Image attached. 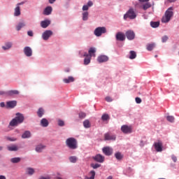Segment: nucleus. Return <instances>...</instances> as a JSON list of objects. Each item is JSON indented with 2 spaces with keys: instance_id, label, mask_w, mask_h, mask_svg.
I'll use <instances>...</instances> for the list:
<instances>
[{
  "instance_id": "0eeeda50",
  "label": "nucleus",
  "mask_w": 179,
  "mask_h": 179,
  "mask_svg": "<svg viewBox=\"0 0 179 179\" xmlns=\"http://www.w3.org/2000/svg\"><path fill=\"white\" fill-rule=\"evenodd\" d=\"M121 131L123 134H131L132 132V127L128 125H123L121 127Z\"/></svg>"
},
{
  "instance_id": "09e8293b",
  "label": "nucleus",
  "mask_w": 179,
  "mask_h": 179,
  "mask_svg": "<svg viewBox=\"0 0 179 179\" xmlns=\"http://www.w3.org/2000/svg\"><path fill=\"white\" fill-rule=\"evenodd\" d=\"M169 40V36H164L162 38V43H166Z\"/></svg>"
},
{
  "instance_id": "412c9836",
  "label": "nucleus",
  "mask_w": 179,
  "mask_h": 179,
  "mask_svg": "<svg viewBox=\"0 0 179 179\" xmlns=\"http://www.w3.org/2000/svg\"><path fill=\"white\" fill-rule=\"evenodd\" d=\"M14 94H19V91L17 90H10L6 92V97H12Z\"/></svg>"
},
{
  "instance_id": "f03ea898",
  "label": "nucleus",
  "mask_w": 179,
  "mask_h": 179,
  "mask_svg": "<svg viewBox=\"0 0 179 179\" xmlns=\"http://www.w3.org/2000/svg\"><path fill=\"white\" fill-rule=\"evenodd\" d=\"M174 16V13L173 12V7H170L165 12L164 15L162 17V23H169L171 20V17Z\"/></svg>"
},
{
  "instance_id": "a211bd4d",
  "label": "nucleus",
  "mask_w": 179,
  "mask_h": 179,
  "mask_svg": "<svg viewBox=\"0 0 179 179\" xmlns=\"http://www.w3.org/2000/svg\"><path fill=\"white\" fill-rule=\"evenodd\" d=\"M49 24H51V21L48 20H43L41 22V26L43 29H47Z\"/></svg>"
},
{
  "instance_id": "5fc2aeb1",
  "label": "nucleus",
  "mask_w": 179,
  "mask_h": 179,
  "mask_svg": "<svg viewBox=\"0 0 179 179\" xmlns=\"http://www.w3.org/2000/svg\"><path fill=\"white\" fill-rule=\"evenodd\" d=\"M0 96H5V97H6V92L0 91Z\"/></svg>"
},
{
  "instance_id": "3c124183",
  "label": "nucleus",
  "mask_w": 179,
  "mask_h": 179,
  "mask_svg": "<svg viewBox=\"0 0 179 179\" xmlns=\"http://www.w3.org/2000/svg\"><path fill=\"white\" fill-rule=\"evenodd\" d=\"M83 10H89V6L87 5H84L83 6Z\"/></svg>"
},
{
  "instance_id": "7ed1b4c3",
  "label": "nucleus",
  "mask_w": 179,
  "mask_h": 179,
  "mask_svg": "<svg viewBox=\"0 0 179 179\" xmlns=\"http://www.w3.org/2000/svg\"><path fill=\"white\" fill-rule=\"evenodd\" d=\"M136 16H138V15L136 14V12H135V10L133 8H130L124 15L123 17L124 20H127V19H130V20H134V19H136Z\"/></svg>"
},
{
  "instance_id": "de8ad7c7",
  "label": "nucleus",
  "mask_w": 179,
  "mask_h": 179,
  "mask_svg": "<svg viewBox=\"0 0 179 179\" xmlns=\"http://www.w3.org/2000/svg\"><path fill=\"white\" fill-rule=\"evenodd\" d=\"M65 125V123L64 122L63 120H58V126L59 127H64Z\"/></svg>"
},
{
  "instance_id": "e2e57ef3",
  "label": "nucleus",
  "mask_w": 179,
  "mask_h": 179,
  "mask_svg": "<svg viewBox=\"0 0 179 179\" xmlns=\"http://www.w3.org/2000/svg\"><path fill=\"white\" fill-rule=\"evenodd\" d=\"M0 179H6V177L3 176H0Z\"/></svg>"
},
{
  "instance_id": "8fccbe9b",
  "label": "nucleus",
  "mask_w": 179,
  "mask_h": 179,
  "mask_svg": "<svg viewBox=\"0 0 179 179\" xmlns=\"http://www.w3.org/2000/svg\"><path fill=\"white\" fill-rule=\"evenodd\" d=\"M136 103H137V104H141L142 103V99H141V98H139V97H136Z\"/></svg>"
},
{
  "instance_id": "39448f33",
  "label": "nucleus",
  "mask_w": 179,
  "mask_h": 179,
  "mask_svg": "<svg viewBox=\"0 0 179 179\" xmlns=\"http://www.w3.org/2000/svg\"><path fill=\"white\" fill-rule=\"evenodd\" d=\"M105 33H107V29H106V27H99L96 28L94 31V34H95L96 37H100L101 34H104Z\"/></svg>"
},
{
  "instance_id": "a19ab883",
  "label": "nucleus",
  "mask_w": 179,
  "mask_h": 179,
  "mask_svg": "<svg viewBox=\"0 0 179 179\" xmlns=\"http://www.w3.org/2000/svg\"><path fill=\"white\" fill-rule=\"evenodd\" d=\"M69 159L71 163H76L78 162V157L76 156H71Z\"/></svg>"
},
{
  "instance_id": "1a4fd4ad",
  "label": "nucleus",
  "mask_w": 179,
  "mask_h": 179,
  "mask_svg": "<svg viewBox=\"0 0 179 179\" xmlns=\"http://www.w3.org/2000/svg\"><path fill=\"white\" fill-rule=\"evenodd\" d=\"M51 36H52V31L51 30H46L42 34L43 39L45 41L48 40V38H50Z\"/></svg>"
},
{
  "instance_id": "ea45409f",
  "label": "nucleus",
  "mask_w": 179,
  "mask_h": 179,
  "mask_svg": "<svg viewBox=\"0 0 179 179\" xmlns=\"http://www.w3.org/2000/svg\"><path fill=\"white\" fill-rule=\"evenodd\" d=\"M89 19V12L85 11L83 13V20H87Z\"/></svg>"
},
{
  "instance_id": "e433bc0d",
  "label": "nucleus",
  "mask_w": 179,
  "mask_h": 179,
  "mask_svg": "<svg viewBox=\"0 0 179 179\" xmlns=\"http://www.w3.org/2000/svg\"><path fill=\"white\" fill-rule=\"evenodd\" d=\"M24 26H26V24L24 22H20L17 25L16 29L17 30V31H19L20 30H21V29H22V27H24Z\"/></svg>"
},
{
  "instance_id": "6e6552de",
  "label": "nucleus",
  "mask_w": 179,
  "mask_h": 179,
  "mask_svg": "<svg viewBox=\"0 0 179 179\" xmlns=\"http://www.w3.org/2000/svg\"><path fill=\"white\" fill-rule=\"evenodd\" d=\"M102 152L106 155V156H111V155H113V150L111 147H104L102 149Z\"/></svg>"
},
{
  "instance_id": "393cba45",
  "label": "nucleus",
  "mask_w": 179,
  "mask_h": 179,
  "mask_svg": "<svg viewBox=\"0 0 179 179\" xmlns=\"http://www.w3.org/2000/svg\"><path fill=\"white\" fill-rule=\"evenodd\" d=\"M49 124L48 120L45 118H43L41 120V127H43L44 128H46V127H48Z\"/></svg>"
},
{
  "instance_id": "c85d7f7f",
  "label": "nucleus",
  "mask_w": 179,
  "mask_h": 179,
  "mask_svg": "<svg viewBox=\"0 0 179 179\" xmlns=\"http://www.w3.org/2000/svg\"><path fill=\"white\" fill-rule=\"evenodd\" d=\"M156 47V44L155 43H148L147 44V50L148 51H152Z\"/></svg>"
},
{
  "instance_id": "680f3d73",
  "label": "nucleus",
  "mask_w": 179,
  "mask_h": 179,
  "mask_svg": "<svg viewBox=\"0 0 179 179\" xmlns=\"http://www.w3.org/2000/svg\"><path fill=\"white\" fill-rule=\"evenodd\" d=\"M56 0H49V3H54Z\"/></svg>"
},
{
  "instance_id": "13d9d810",
  "label": "nucleus",
  "mask_w": 179,
  "mask_h": 179,
  "mask_svg": "<svg viewBox=\"0 0 179 179\" xmlns=\"http://www.w3.org/2000/svg\"><path fill=\"white\" fill-rule=\"evenodd\" d=\"M0 107H1L2 108H3V107H5V102H1V103H0Z\"/></svg>"
},
{
  "instance_id": "4d7b16f0",
  "label": "nucleus",
  "mask_w": 179,
  "mask_h": 179,
  "mask_svg": "<svg viewBox=\"0 0 179 179\" xmlns=\"http://www.w3.org/2000/svg\"><path fill=\"white\" fill-rule=\"evenodd\" d=\"M171 159L174 162V163H176V162H177V157L172 155Z\"/></svg>"
},
{
  "instance_id": "338daca9",
  "label": "nucleus",
  "mask_w": 179,
  "mask_h": 179,
  "mask_svg": "<svg viewBox=\"0 0 179 179\" xmlns=\"http://www.w3.org/2000/svg\"><path fill=\"white\" fill-rule=\"evenodd\" d=\"M106 179H113V176H110Z\"/></svg>"
},
{
  "instance_id": "72a5a7b5",
  "label": "nucleus",
  "mask_w": 179,
  "mask_h": 179,
  "mask_svg": "<svg viewBox=\"0 0 179 179\" xmlns=\"http://www.w3.org/2000/svg\"><path fill=\"white\" fill-rule=\"evenodd\" d=\"M37 115H38V117H39V118H41V117L44 115V109H43V108H40L38 110Z\"/></svg>"
},
{
  "instance_id": "4be33fe9",
  "label": "nucleus",
  "mask_w": 179,
  "mask_h": 179,
  "mask_svg": "<svg viewBox=\"0 0 179 179\" xmlns=\"http://www.w3.org/2000/svg\"><path fill=\"white\" fill-rule=\"evenodd\" d=\"M88 55L89 57H96V48H90L88 50Z\"/></svg>"
},
{
  "instance_id": "58836bf2",
  "label": "nucleus",
  "mask_w": 179,
  "mask_h": 179,
  "mask_svg": "<svg viewBox=\"0 0 179 179\" xmlns=\"http://www.w3.org/2000/svg\"><path fill=\"white\" fill-rule=\"evenodd\" d=\"M22 160V158L20 157H14L10 159L11 163H20V162Z\"/></svg>"
},
{
  "instance_id": "423d86ee",
  "label": "nucleus",
  "mask_w": 179,
  "mask_h": 179,
  "mask_svg": "<svg viewBox=\"0 0 179 179\" xmlns=\"http://www.w3.org/2000/svg\"><path fill=\"white\" fill-rule=\"evenodd\" d=\"M115 139H117V136L110 132H108L104 134L105 141H115Z\"/></svg>"
},
{
  "instance_id": "4468645a",
  "label": "nucleus",
  "mask_w": 179,
  "mask_h": 179,
  "mask_svg": "<svg viewBox=\"0 0 179 179\" xmlns=\"http://www.w3.org/2000/svg\"><path fill=\"white\" fill-rule=\"evenodd\" d=\"M116 40L117 41H125V34L122 32H117L116 34Z\"/></svg>"
},
{
  "instance_id": "ddd939ff",
  "label": "nucleus",
  "mask_w": 179,
  "mask_h": 179,
  "mask_svg": "<svg viewBox=\"0 0 179 179\" xmlns=\"http://www.w3.org/2000/svg\"><path fill=\"white\" fill-rule=\"evenodd\" d=\"M24 54H25L26 57H31V55H33V50H31V48L26 46L24 48Z\"/></svg>"
},
{
  "instance_id": "603ef678",
  "label": "nucleus",
  "mask_w": 179,
  "mask_h": 179,
  "mask_svg": "<svg viewBox=\"0 0 179 179\" xmlns=\"http://www.w3.org/2000/svg\"><path fill=\"white\" fill-rule=\"evenodd\" d=\"M87 6H88V8H90V6H93V2L92 1H88Z\"/></svg>"
},
{
  "instance_id": "2eb2a0df",
  "label": "nucleus",
  "mask_w": 179,
  "mask_h": 179,
  "mask_svg": "<svg viewBox=\"0 0 179 179\" xmlns=\"http://www.w3.org/2000/svg\"><path fill=\"white\" fill-rule=\"evenodd\" d=\"M7 149L9 152H17L19 147L17 145L12 144L7 146Z\"/></svg>"
},
{
  "instance_id": "79ce46f5",
  "label": "nucleus",
  "mask_w": 179,
  "mask_h": 179,
  "mask_svg": "<svg viewBox=\"0 0 179 179\" xmlns=\"http://www.w3.org/2000/svg\"><path fill=\"white\" fill-rule=\"evenodd\" d=\"M101 120L103 121H107V120H110V116L108 114H103L101 117Z\"/></svg>"
},
{
  "instance_id": "473e14b6",
  "label": "nucleus",
  "mask_w": 179,
  "mask_h": 179,
  "mask_svg": "<svg viewBox=\"0 0 179 179\" xmlns=\"http://www.w3.org/2000/svg\"><path fill=\"white\" fill-rule=\"evenodd\" d=\"M30 136H31V133H30V131H26L22 135V138L23 139H26V138H30Z\"/></svg>"
},
{
  "instance_id": "20e7f679",
  "label": "nucleus",
  "mask_w": 179,
  "mask_h": 179,
  "mask_svg": "<svg viewBox=\"0 0 179 179\" xmlns=\"http://www.w3.org/2000/svg\"><path fill=\"white\" fill-rule=\"evenodd\" d=\"M66 145L69 149H78V141L75 138H69L66 140Z\"/></svg>"
},
{
  "instance_id": "a878e982",
  "label": "nucleus",
  "mask_w": 179,
  "mask_h": 179,
  "mask_svg": "<svg viewBox=\"0 0 179 179\" xmlns=\"http://www.w3.org/2000/svg\"><path fill=\"white\" fill-rule=\"evenodd\" d=\"M88 176H90V177L86 176L85 179H94V177H96V171H90V173H88Z\"/></svg>"
},
{
  "instance_id": "a18cd8bd",
  "label": "nucleus",
  "mask_w": 179,
  "mask_h": 179,
  "mask_svg": "<svg viewBox=\"0 0 179 179\" xmlns=\"http://www.w3.org/2000/svg\"><path fill=\"white\" fill-rule=\"evenodd\" d=\"M79 118L83 120V118H86V114L84 112H80L79 113Z\"/></svg>"
},
{
  "instance_id": "864d4df0",
  "label": "nucleus",
  "mask_w": 179,
  "mask_h": 179,
  "mask_svg": "<svg viewBox=\"0 0 179 179\" xmlns=\"http://www.w3.org/2000/svg\"><path fill=\"white\" fill-rule=\"evenodd\" d=\"M27 34H28V36H29V37H33V36H34L32 31H28Z\"/></svg>"
},
{
  "instance_id": "37998d69",
  "label": "nucleus",
  "mask_w": 179,
  "mask_h": 179,
  "mask_svg": "<svg viewBox=\"0 0 179 179\" xmlns=\"http://www.w3.org/2000/svg\"><path fill=\"white\" fill-rule=\"evenodd\" d=\"M91 167H92V169H99V167H101V164H91Z\"/></svg>"
},
{
  "instance_id": "c03bdc74",
  "label": "nucleus",
  "mask_w": 179,
  "mask_h": 179,
  "mask_svg": "<svg viewBox=\"0 0 179 179\" xmlns=\"http://www.w3.org/2000/svg\"><path fill=\"white\" fill-rule=\"evenodd\" d=\"M166 120L167 121H169V122H174V116H167L166 117Z\"/></svg>"
},
{
  "instance_id": "7c9ffc66",
  "label": "nucleus",
  "mask_w": 179,
  "mask_h": 179,
  "mask_svg": "<svg viewBox=\"0 0 179 179\" xmlns=\"http://www.w3.org/2000/svg\"><path fill=\"white\" fill-rule=\"evenodd\" d=\"M115 157H116L117 160H122L124 158V155L121 154V152H117L115 154Z\"/></svg>"
},
{
  "instance_id": "dca6fc26",
  "label": "nucleus",
  "mask_w": 179,
  "mask_h": 179,
  "mask_svg": "<svg viewBox=\"0 0 179 179\" xmlns=\"http://www.w3.org/2000/svg\"><path fill=\"white\" fill-rule=\"evenodd\" d=\"M104 156L98 154L96 155L94 157V160H95V162H97L98 163H103L104 162Z\"/></svg>"
},
{
  "instance_id": "bb28decb",
  "label": "nucleus",
  "mask_w": 179,
  "mask_h": 179,
  "mask_svg": "<svg viewBox=\"0 0 179 179\" xmlns=\"http://www.w3.org/2000/svg\"><path fill=\"white\" fill-rule=\"evenodd\" d=\"M141 8H142V9H143V10H148V9H149V8H152V4L147 1V3L143 4Z\"/></svg>"
},
{
  "instance_id": "f704fd0d",
  "label": "nucleus",
  "mask_w": 179,
  "mask_h": 179,
  "mask_svg": "<svg viewBox=\"0 0 179 179\" xmlns=\"http://www.w3.org/2000/svg\"><path fill=\"white\" fill-rule=\"evenodd\" d=\"M129 54H130V56H129L130 59H135V58H136V52L134 50H131L129 52Z\"/></svg>"
},
{
  "instance_id": "9b49d317",
  "label": "nucleus",
  "mask_w": 179,
  "mask_h": 179,
  "mask_svg": "<svg viewBox=\"0 0 179 179\" xmlns=\"http://www.w3.org/2000/svg\"><path fill=\"white\" fill-rule=\"evenodd\" d=\"M17 106V101H8L6 102V108H15Z\"/></svg>"
},
{
  "instance_id": "f3484780",
  "label": "nucleus",
  "mask_w": 179,
  "mask_h": 179,
  "mask_svg": "<svg viewBox=\"0 0 179 179\" xmlns=\"http://www.w3.org/2000/svg\"><path fill=\"white\" fill-rule=\"evenodd\" d=\"M97 61L100 64H101L103 62H107V61H108V57H107L106 55H101V56L98 57Z\"/></svg>"
},
{
  "instance_id": "69168bd1",
  "label": "nucleus",
  "mask_w": 179,
  "mask_h": 179,
  "mask_svg": "<svg viewBox=\"0 0 179 179\" xmlns=\"http://www.w3.org/2000/svg\"><path fill=\"white\" fill-rule=\"evenodd\" d=\"M169 1V2H176V1H177V0H168Z\"/></svg>"
},
{
  "instance_id": "052dcab7",
  "label": "nucleus",
  "mask_w": 179,
  "mask_h": 179,
  "mask_svg": "<svg viewBox=\"0 0 179 179\" xmlns=\"http://www.w3.org/2000/svg\"><path fill=\"white\" fill-rule=\"evenodd\" d=\"M139 2H149L150 0H138Z\"/></svg>"
},
{
  "instance_id": "774afa93",
  "label": "nucleus",
  "mask_w": 179,
  "mask_h": 179,
  "mask_svg": "<svg viewBox=\"0 0 179 179\" xmlns=\"http://www.w3.org/2000/svg\"><path fill=\"white\" fill-rule=\"evenodd\" d=\"M2 149H3V147L0 146V150H2Z\"/></svg>"
},
{
  "instance_id": "f8f14e48",
  "label": "nucleus",
  "mask_w": 179,
  "mask_h": 179,
  "mask_svg": "<svg viewBox=\"0 0 179 179\" xmlns=\"http://www.w3.org/2000/svg\"><path fill=\"white\" fill-rule=\"evenodd\" d=\"M125 36L128 40H134L135 38V32L132 30H129L126 32Z\"/></svg>"
},
{
  "instance_id": "b1692460",
  "label": "nucleus",
  "mask_w": 179,
  "mask_h": 179,
  "mask_svg": "<svg viewBox=\"0 0 179 179\" xmlns=\"http://www.w3.org/2000/svg\"><path fill=\"white\" fill-rule=\"evenodd\" d=\"M63 82L64 83H71L72 82H75V78L69 76L68 78L63 79Z\"/></svg>"
},
{
  "instance_id": "aec40b11",
  "label": "nucleus",
  "mask_w": 179,
  "mask_h": 179,
  "mask_svg": "<svg viewBox=\"0 0 179 179\" xmlns=\"http://www.w3.org/2000/svg\"><path fill=\"white\" fill-rule=\"evenodd\" d=\"M52 13V7L48 6L45 8L43 10V15H45L46 16H48V15H51Z\"/></svg>"
},
{
  "instance_id": "49530a36",
  "label": "nucleus",
  "mask_w": 179,
  "mask_h": 179,
  "mask_svg": "<svg viewBox=\"0 0 179 179\" xmlns=\"http://www.w3.org/2000/svg\"><path fill=\"white\" fill-rule=\"evenodd\" d=\"M6 138L7 139V141H10V142H15L16 141H17V139L16 138H12V137H6Z\"/></svg>"
},
{
  "instance_id": "9d476101",
  "label": "nucleus",
  "mask_w": 179,
  "mask_h": 179,
  "mask_svg": "<svg viewBox=\"0 0 179 179\" xmlns=\"http://www.w3.org/2000/svg\"><path fill=\"white\" fill-rule=\"evenodd\" d=\"M155 149L157 152H162L163 150V143L158 141L154 143Z\"/></svg>"
},
{
  "instance_id": "c9c22d12",
  "label": "nucleus",
  "mask_w": 179,
  "mask_h": 179,
  "mask_svg": "<svg viewBox=\"0 0 179 179\" xmlns=\"http://www.w3.org/2000/svg\"><path fill=\"white\" fill-rule=\"evenodd\" d=\"M35 171L34 169L33 168H27V174H28L29 176H33V174H34Z\"/></svg>"
},
{
  "instance_id": "cd10ccee",
  "label": "nucleus",
  "mask_w": 179,
  "mask_h": 179,
  "mask_svg": "<svg viewBox=\"0 0 179 179\" xmlns=\"http://www.w3.org/2000/svg\"><path fill=\"white\" fill-rule=\"evenodd\" d=\"M14 16H20V6H16L14 11Z\"/></svg>"
},
{
  "instance_id": "6e6d98bb",
  "label": "nucleus",
  "mask_w": 179,
  "mask_h": 179,
  "mask_svg": "<svg viewBox=\"0 0 179 179\" xmlns=\"http://www.w3.org/2000/svg\"><path fill=\"white\" fill-rule=\"evenodd\" d=\"M106 101H108V102H110V101H113V99L110 96H106Z\"/></svg>"
},
{
  "instance_id": "f257e3e1",
  "label": "nucleus",
  "mask_w": 179,
  "mask_h": 179,
  "mask_svg": "<svg viewBox=\"0 0 179 179\" xmlns=\"http://www.w3.org/2000/svg\"><path fill=\"white\" fill-rule=\"evenodd\" d=\"M24 121V116L23 114L17 113L15 114V117L13 118L9 123V127H17L19 124H22Z\"/></svg>"
},
{
  "instance_id": "0e129e2a",
  "label": "nucleus",
  "mask_w": 179,
  "mask_h": 179,
  "mask_svg": "<svg viewBox=\"0 0 179 179\" xmlns=\"http://www.w3.org/2000/svg\"><path fill=\"white\" fill-rule=\"evenodd\" d=\"M40 179H50V178H45V177H41Z\"/></svg>"
},
{
  "instance_id": "c756f323",
  "label": "nucleus",
  "mask_w": 179,
  "mask_h": 179,
  "mask_svg": "<svg viewBox=\"0 0 179 179\" xmlns=\"http://www.w3.org/2000/svg\"><path fill=\"white\" fill-rule=\"evenodd\" d=\"M12 48V43L10 42H8L6 43L5 46H2L3 50H4V51H6V50H9V48Z\"/></svg>"
},
{
  "instance_id": "6ab92c4d",
  "label": "nucleus",
  "mask_w": 179,
  "mask_h": 179,
  "mask_svg": "<svg viewBox=\"0 0 179 179\" xmlns=\"http://www.w3.org/2000/svg\"><path fill=\"white\" fill-rule=\"evenodd\" d=\"M84 57H85V59H84V65H89L92 57L90 56H89V54H87V52H85L84 54Z\"/></svg>"
},
{
  "instance_id": "5701e85b",
  "label": "nucleus",
  "mask_w": 179,
  "mask_h": 179,
  "mask_svg": "<svg viewBox=\"0 0 179 179\" xmlns=\"http://www.w3.org/2000/svg\"><path fill=\"white\" fill-rule=\"evenodd\" d=\"M44 149H45V145H38L36 147V152H37L38 153H41V152H43V150H44Z\"/></svg>"
},
{
  "instance_id": "4c0bfd02",
  "label": "nucleus",
  "mask_w": 179,
  "mask_h": 179,
  "mask_svg": "<svg viewBox=\"0 0 179 179\" xmlns=\"http://www.w3.org/2000/svg\"><path fill=\"white\" fill-rule=\"evenodd\" d=\"M150 26H151V27L156 29V27H159V26H160V22H151Z\"/></svg>"
},
{
  "instance_id": "2f4dec72",
  "label": "nucleus",
  "mask_w": 179,
  "mask_h": 179,
  "mask_svg": "<svg viewBox=\"0 0 179 179\" xmlns=\"http://www.w3.org/2000/svg\"><path fill=\"white\" fill-rule=\"evenodd\" d=\"M83 127L85 128H90V127H92V124H90V121H89V120H85L83 122Z\"/></svg>"
},
{
  "instance_id": "bf43d9fd",
  "label": "nucleus",
  "mask_w": 179,
  "mask_h": 179,
  "mask_svg": "<svg viewBox=\"0 0 179 179\" xmlns=\"http://www.w3.org/2000/svg\"><path fill=\"white\" fill-rule=\"evenodd\" d=\"M23 4H24V1H22V2H21V3H18L17 4V6H20V5H23Z\"/></svg>"
}]
</instances>
